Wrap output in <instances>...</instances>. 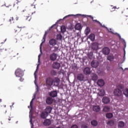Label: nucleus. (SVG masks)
I'll return each mask as SVG.
<instances>
[{"label":"nucleus","mask_w":128,"mask_h":128,"mask_svg":"<svg viewBox=\"0 0 128 128\" xmlns=\"http://www.w3.org/2000/svg\"><path fill=\"white\" fill-rule=\"evenodd\" d=\"M54 102V99L50 97H48L46 100L47 104H52Z\"/></svg>","instance_id":"nucleus-19"},{"label":"nucleus","mask_w":128,"mask_h":128,"mask_svg":"<svg viewBox=\"0 0 128 128\" xmlns=\"http://www.w3.org/2000/svg\"><path fill=\"white\" fill-rule=\"evenodd\" d=\"M100 25L101 26H102V28H106V30H108V28H107L106 26H104V24L102 25V24L100 23Z\"/></svg>","instance_id":"nucleus-46"},{"label":"nucleus","mask_w":128,"mask_h":128,"mask_svg":"<svg viewBox=\"0 0 128 128\" xmlns=\"http://www.w3.org/2000/svg\"><path fill=\"white\" fill-rule=\"evenodd\" d=\"M126 56V50H124V58Z\"/></svg>","instance_id":"nucleus-50"},{"label":"nucleus","mask_w":128,"mask_h":128,"mask_svg":"<svg viewBox=\"0 0 128 128\" xmlns=\"http://www.w3.org/2000/svg\"><path fill=\"white\" fill-rule=\"evenodd\" d=\"M102 52L103 54H104L105 56H108V54H110V48L108 47H104L102 50Z\"/></svg>","instance_id":"nucleus-7"},{"label":"nucleus","mask_w":128,"mask_h":128,"mask_svg":"<svg viewBox=\"0 0 128 128\" xmlns=\"http://www.w3.org/2000/svg\"><path fill=\"white\" fill-rule=\"evenodd\" d=\"M26 20H28V22H30V20L32 18H30V16H26Z\"/></svg>","instance_id":"nucleus-42"},{"label":"nucleus","mask_w":128,"mask_h":128,"mask_svg":"<svg viewBox=\"0 0 128 128\" xmlns=\"http://www.w3.org/2000/svg\"><path fill=\"white\" fill-rule=\"evenodd\" d=\"M12 20H14V18H11L10 19V24H12Z\"/></svg>","instance_id":"nucleus-47"},{"label":"nucleus","mask_w":128,"mask_h":128,"mask_svg":"<svg viewBox=\"0 0 128 128\" xmlns=\"http://www.w3.org/2000/svg\"><path fill=\"white\" fill-rule=\"evenodd\" d=\"M18 20V17H16V20Z\"/></svg>","instance_id":"nucleus-52"},{"label":"nucleus","mask_w":128,"mask_h":128,"mask_svg":"<svg viewBox=\"0 0 128 128\" xmlns=\"http://www.w3.org/2000/svg\"><path fill=\"white\" fill-rule=\"evenodd\" d=\"M53 68H55L56 70H58L60 68V64L58 62H54L52 64Z\"/></svg>","instance_id":"nucleus-15"},{"label":"nucleus","mask_w":128,"mask_h":128,"mask_svg":"<svg viewBox=\"0 0 128 128\" xmlns=\"http://www.w3.org/2000/svg\"><path fill=\"white\" fill-rule=\"evenodd\" d=\"M122 90H124V86L122 85H118L117 88L114 90V94L116 96H120L122 98Z\"/></svg>","instance_id":"nucleus-2"},{"label":"nucleus","mask_w":128,"mask_h":128,"mask_svg":"<svg viewBox=\"0 0 128 128\" xmlns=\"http://www.w3.org/2000/svg\"><path fill=\"white\" fill-rule=\"evenodd\" d=\"M75 28L77 30H82V24H80V23L76 24V25L75 26Z\"/></svg>","instance_id":"nucleus-27"},{"label":"nucleus","mask_w":128,"mask_h":128,"mask_svg":"<svg viewBox=\"0 0 128 128\" xmlns=\"http://www.w3.org/2000/svg\"><path fill=\"white\" fill-rule=\"evenodd\" d=\"M51 48H54V50H52L53 52H56L58 50V46H53Z\"/></svg>","instance_id":"nucleus-30"},{"label":"nucleus","mask_w":128,"mask_h":128,"mask_svg":"<svg viewBox=\"0 0 128 128\" xmlns=\"http://www.w3.org/2000/svg\"><path fill=\"white\" fill-rule=\"evenodd\" d=\"M42 56V54H40L38 56V64L37 65L36 70L35 71L34 73V78L35 80L34 81V84L36 86V92H35L34 94V98L32 100L31 102H30V106H32V104H34V100H36V96L38 92V84H36V79L38 78V77L36 76V74H38V68H40V58Z\"/></svg>","instance_id":"nucleus-1"},{"label":"nucleus","mask_w":128,"mask_h":128,"mask_svg":"<svg viewBox=\"0 0 128 128\" xmlns=\"http://www.w3.org/2000/svg\"><path fill=\"white\" fill-rule=\"evenodd\" d=\"M120 68H121V70H124V68H122V67H120Z\"/></svg>","instance_id":"nucleus-54"},{"label":"nucleus","mask_w":128,"mask_h":128,"mask_svg":"<svg viewBox=\"0 0 128 128\" xmlns=\"http://www.w3.org/2000/svg\"><path fill=\"white\" fill-rule=\"evenodd\" d=\"M56 40L54 38H52L49 40V44L50 46H54L56 44Z\"/></svg>","instance_id":"nucleus-14"},{"label":"nucleus","mask_w":128,"mask_h":128,"mask_svg":"<svg viewBox=\"0 0 128 128\" xmlns=\"http://www.w3.org/2000/svg\"><path fill=\"white\" fill-rule=\"evenodd\" d=\"M84 77L82 74H80L78 75L77 80H80L82 82L84 80Z\"/></svg>","instance_id":"nucleus-24"},{"label":"nucleus","mask_w":128,"mask_h":128,"mask_svg":"<svg viewBox=\"0 0 128 128\" xmlns=\"http://www.w3.org/2000/svg\"><path fill=\"white\" fill-rule=\"evenodd\" d=\"M92 21L93 22H98V24H100V22H99L98 20H94V19H92Z\"/></svg>","instance_id":"nucleus-44"},{"label":"nucleus","mask_w":128,"mask_h":128,"mask_svg":"<svg viewBox=\"0 0 128 128\" xmlns=\"http://www.w3.org/2000/svg\"><path fill=\"white\" fill-rule=\"evenodd\" d=\"M56 58H58V54L53 52L50 54V59L52 62H54L55 60H56Z\"/></svg>","instance_id":"nucleus-6"},{"label":"nucleus","mask_w":128,"mask_h":128,"mask_svg":"<svg viewBox=\"0 0 128 128\" xmlns=\"http://www.w3.org/2000/svg\"><path fill=\"white\" fill-rule=\"evenodd\" d=\"M10 106L11 110H12V106Z\"/></svg>","instance_id":"nucleus-61"},{"label":"nucleus","mask_w":128,"mask_h":128,"mask_svg":"<svg viewBox=\"0 0 128 128\" xmlns=\"http://www.w3.org/2000/svg\"><path fill=\"white\" fill-rule=\"evenodd\" d=\"M57 40H62V34H58L56 36Z\"/></svg>","instance_id":"nucleus-35"},{"label":"nucleus","mask_w":128,"mask_h":128,"mask_svg":"<svg viewBox=\"0 0 128 128\" xmlns=\"http://www.w3.org/2000/svg\"><path fill=\"white\" fill-rule=\"evenodd\" d=\"M84 128H88V126H85Z\"/></svg>","instance_id":"nucleus-57"},{"label":"nucleus","mask_w":128,"mask_h":128,"mask_svg":"<svg viewBox=\"0 0 128 128\" xmlns=\"http://www.w3.org/2000/svg\"><path fill=\"white\" fill-rule=\"evenodd\" d=\"M48 116V114L46 112H42L40 114V116L42 118H46Z\"/></svg>","instance_id":"nucleus-23"},{"label":"nucleus","mask_w":128,"mask_h":128,"mask_svg":"<svg viewBox=\"0 0 128 128\" xmlns=\"http://www.w3.org/2000/svg\"><path fill=\"white\" fill-rule=\"evenodd\" d=\"M112 42H114V44H115V42H114V41H112Z\"/></svg>","instance_id":"nucleus-60"},{"label":"nucleus","mask_w":128,"mask_h":128,"mask_svg":"<svg viewBox=\"0 0 128 128\" xmlns=\"http://www.w3.org/2000/svg\"><path fill=\"white\" fill-rule=\"evenodd\" d=\"M8 120H10V118H9Z\"/></svg>","instance_id":"nucleus-59"},{"label":"nucleus","mask_w":128,"mask_h":128,"mask_svg":"<svg viewBox=\"0 0 128 128\" xmlns=\"http://www.w3.org/2000/svg\"><path fill=\"white\" fill-rule=\"evenodd\" d=\"M54 26H56V24H54L53 26H52L50 28H54Z\"/></svg>","instance_id":"nucleus-51"},{"label":"nucleus","mask_w":128,"mask_h":128,"mask_svg":"<svg viewBox=\"0 0 128 128\" xmlns=\"http://www.w3.org/2000/svg\"><path fill=\"white\" fill-rule=\"evenodd\" d=\"M88 38L92 42H94L96 38V36L94 34H90Z\"/></svg>","instance_id":"nucleus-25"},{"label":"nucleus","mask_w":128,"mask_h":128,"mask_svg":"<svg viewBox=\"0 0 128 128\" xmlns=\"http://www.w3.org/2000/svg\"><path fill=\"white\" fill-rule=\"evenodd\" d=\"M46 34H48V33L46 32H45V34L42 40V42L40 44V52L41 54H42V44H44L46 42Z\"/></svg>","instance_id":"nucleus-16"},{"label":"nucleus","mask_w":128,"mask_h":128,"mask_svg":"<svg viewBox=\"0 0 128 128\" xmlns=\"http://www.w3.org/2000/svg\"><path fill=\"white\" fill-rule=\"evenodd\" d=\"M100 107L99 106H93V112H100Z\"/></svg>","instance_id":"nucleus-18"},{"label":"nucleus","mask_w":128,"mask_h":128,"mask_svg":"<svg viewBox=\"0 0 128 128\" xmlns=\"http://www.w3.org/2000/svg\"><path fill=\"white\" fill-rule=\"evenodd\" d=\"M52 108L50 107V106H48L45 109V112L48 114H50L52 112Z\"/></svg>","instance_id":"nucleus-22"},{"label":"nucleus","mask_w":128,"mask_h":128,"mask_svg":"<svg viewBox=\"0 0 128 128\" xmlns=\"http://www.w3.org/2000/svg\"><path fill=\"white\" fill-rule=\"evenodd\" d=\"M107 30L110 32H111V34H116V36H118V38H120V40H122V42H124V44L125 48H126V40H124L123 38H122L120 37V34H118L117 32H114V30H112V28H110V30L108 28Z\"/></svg>","instance_id":"nucleus-5"},{"label":"nucleus","mask_w":128,"mask_h":128,"mask_svg":"<svg viewBox=\"0 0 128 128\" xmlns=\"http://www.w3.org/2000/svg\"><path fill=\"white\" fill-rule=\"evenodd\" d=\"M10 5H9L8 6H6V8H10Z\"/></svg>","instance_id":"nucleus-53"},{"label":"nucleus","mask_w":128,"mask_h":128,"mask_svg":"<svg viewBox=\"0 0 128 128\" xmlns=\"http://www.w3.org/2000/svg\"><path fill=\"white\" fill-rule=\"evenodd\" d=\"M18 121H17V122H16V124H18Z\"/></svg>","instance_id":"nucleus-63"},{"label":"nucleus","mask_w":128,"mask_h":128,"mask_svg":"<svg viewBox=\"0 0 128 128\" xmlns=\"http://www.w3.org/2000/svg\"><path fill=\"white\" fill-rule=\"evenodd\" d=\"M51 74L52 76H56V71L55 70H51Z\"/></svg>","instance_id":"nucleus-39"},{"label":"nucleus","mask_w":128,"mask_h":128,"mask_svg":"<svg viewBox=\"0 0 128 128\" xmlns=\"http://www.w3.org/2000/svg\"><path fill=\"white\" fill-rule=\"evenodd\" d=\"M0 102H2V99H0Z\"/></svg>","instance_id":"nucleus-58"},{"label":"nucleus","mask_w":128,"mask_h":128,"mask_svg":"<svg viewBox=\"0 0 128 128\" xmlns=\"http://www.w3.org/2000/svg\"><path fill=\"white\" fill-rule=\"evenodd\" d=\"M98 62L96 60H93L90 64L91 66H92V68H98Z\"/></svg>","instance_id":"nucleus-9"},{"label":"nucleus","mask_w":128,"mask_h":128,"mask_svg":"<svg viewBox=\"0 0 128 128\" xmlns=\"http://www.w3.org/2000/svg\"><path fill=\"white\" fill-rule=\"evenodd\" d=\"M50 124H52V122L50 119H46L43 122L44 125L46 126L50 125Z\"/></svg>","instance_id":"nucleus-20"},{"label":"nucleus","mask_w":128,"mask_h":128,"mask_svg":"<svg viewBox=\"0 0 128 128\" xmlns=\"http://www.w3.org/2000/svg\"><path fill=\"white\" fill-rule=\"evenodd\" d=\"M60 80L58 78H55L54 79H53V82L55 86H60Z\"/></svg>","instance_id":"nucleus-10"},{"label":"nucleus","mask_w":128,"mask_h":128,"mask_svg":"<svg viewBox=\"0 0 128 128\" xmlns=\"http://www.w3.org/2000/svg\"><path fill=\"white\" fill-rule=\"evenodd\" d=\"M124 94L126 98H128V88H126L124 90Z\"/></svg>","instance_id":"nucleus-38"},{"label":"nucleus","mask_w":128,"mask_h":128,"mask_svg":"<svg viewBox=\"0 0 128 128\" xmlns=\"http://www.w3.org/2000/svg\"><path fill=\"white\" fill-rule=\"evenodd\" d=\"M106 116L107 118H112L114 116V115L112 114V113H107Z\"/></svg>","instance_id":"nucleus-34"},{"label":"nucleus","mask_w":128,"mask_h":128,"mask_svg":"<svg viewBox=\"0 0 128 128\" xmlns=\"http://www.w3.org/2000/svg\"><path fill=\"white\" fill-rule=\"evenodd\" d=\"M107 60H114V57L111 56H108L107 58Z\"/></svg>","instance_id":"nucleus-40"},{"label":"nucleus","mask_w":128,"mask_h":128,"mask_svg":"<svg viewBox=\"0 0 128 128\" xmlns=\"http://www.w3.org/2000/svg\"><path fill=\"white\" fill-rule=\"evenodd\" d=\"M124 122L120 121L118 122V128H124Z\"/></svg>","instance_id":"nucleus-28"},{"label":"nucleus","mask_w":128,"mask_h":128,"mask_svg":"<svg viewBox=\"0 0 128 128\" xmlns=\"http://www.w3.org/2000/svg\"><path fill=\"white\" fill-rule=\"evenodd\" d=\"M50 96L51 98H56V96H58V92L56 90L51 91L50 93Z\"/></svg>","instance_id":"nucleus-17"},{"label":"nucleus","mask_w":128,"mask_h":128,"mask_svg":"<svg viewBox=\"0 0 128 128\" xmlns=\"http://www.w3.org/2000/svg\"><path fill=\"white\" fill-rule=\"evenodd\" d=\"M71 128H78V126H76V124H75V125L72 126H71Z\"/></svg>","instance_id":"nucleus-43"},{"label":"nucleus","mask_w":128,"mask_h":128,"mask_svg":"<svg viewBox=\"0 0 128 128\" xmlns=\"http://www.w3.org/2000/svg\"><path fill=\"white\" fill-rule=\"evenodd\" d=\"M14 102L12 103V106H14Z\"/></svg>","instance_id":"nucleus-56"},{"label":"nucleus","mask_w":128,"mask_h":128,"mask_svg":"<svg viewBox=\"0 0 128 128\" xmlns=\"http://www.w3.org/2000/svg\"><path fill=\"white\" fill-rule=\"evenodd\" d=\"M110 102V98L108 97L104 96L102 99V102L106 104H109Z\"/></svg>","instance_id":"nucleus-11"},{"label":"nucleus","mask_w":128,"mask_h":128,"mask_svg":"<svg viewBox=\"0 0 128 128\" xmlns=\"http://www.w3.org/2000/svg\"><path fill=\"white\" fill-rule=\"evenodd\" d=\"M88 58L92 60L94 58V53L92 52H90L88 53Z\"/></svg>","instance_id":"nucleus-36"},{"label":"nucleus","mask_w":128,"mask_h":128,"mask_svg":"<svg viewBox=\"0 0 128 128\" xmlns=\"http://www.w3.org/2000/svg\"><path fill=\"white\" fill-rule=\"evenodd\" d=\"M76 36H78V38H80V33L77 32L76 33Z\"/></svg>","instance_id":"nucleus-45"},{"label":"nucleus","mask_w":128,"mask_h":128,"mask_svg":"<svg viewBox=\"0 0 128 128\" xmlns=\"http://www.w3.org/2000/svg\"><path fill=\"white\" fill-rule=\"evenodd\" d=\"M60 30H61L62 32L64 33V32H65L66 30V26H61Z\"/></svg>","instance_id":"nucleus-37"},{"label":"nucleus","mask_w":128,"mask_h":128,"mask_svg":"<svg viewBox=\"0 0 128 128\" xmlns=\"http://www.w3.org/2000/svg\"><path fill=\"white\" fill-rule=\"evenodd\" d=\"M91 124L93 126H98V121L96 120H93L91 121Z\"/></svg>","instance_id":"nucleus-33"},{"label":"nucleus","mask_w":128,"mask_h":128,"mask_svg":"<svg viewBox=\"0 0 128 128\" xmlns=\"http://www.w3.org/2000/svg\"><path fill=\"white\" fill-rule=\"evenodd\" d=\"M90 32V28L88 27H87L84 31V34H86V36H88Z\"/></svg>","instance_id":"nucleus-31"},{"label":"nucleus","mask_w":128,"mask_h":128,"mask_svg":"<svg viewBox=\"0 0 128 128\" xmlns=\"http://www.w3.org/2000/svg\"><path fill=\"white\" fill-rule=\"evenodd\" d=\"M46 83L48 86H52L54 84V79L49 78L46 79Z\"/></svg>","instance_id":"nucleus-12"},{"label":"nucleus","mask_w":128,"mask_h":128,"mask_svg":"<svg viewBox=\"0 0 128 128\" xmlns=\"http://www.w3.org/2000/svg\"><path fill=\"white\" fill-rule=\"evenodd\" d=\"M31 6H34V8H36V5L31 4Z\"/></svg>","instance_id":"nucleus-48"},{"label":"nucleus","mask_w":128,"mask_h":128,"mask_svg":"<svg viewBox=\"0 0 128 128\" xmlns=\"http://www.w3.org/2000/svg\"><path fill=\"white\" fill-rule=\"evenodd\" d=\"M97 84L99 86H104V81L102 79H100L98 80Z\"/></svg>","instance_id":"nucleus-21"},{"label":"nucleus","mask_w":128,"mask_h":128,"mask_svg":"<svg viewBox=\"0 0 128 128\" xmlns=\"http://www.w3.org/2000/svg\"><path fill=\"white\" fill-rule=\"evenodd\" d=\"M4 42H6V40H4Z\"/></svg>","instance_id":"nucleus-62"},{"label":"nucleus","mask_w":128,"mask_h":128,"mask_svg":"<svg viewBox=\"0 0 128 128\" xmlns=\"http://www.w3.org/2000/svg\"><path fill=\"white\" fill-rule=\"evenodd\" d=\"M114 10H116V6H114V7H113L112 8V10H114Z\"/></svg>","instance_id":"nucleus-49"},{"label":"nucleus","mask_w":128,"mask_h":128,"mask_svg":"<svg viewBox=\"0 0 128 128\" xmlns=\"http://www.w3.org/2000/svg\"><path fill=\"white\" fill-rule=\"evenodd\" d=\"M4 6H6V4H4Z\"/></svg>","instance_id":"nucleus-64"},{"label":"nucleus","mask_w":128,"mask_h":128,"mask_svg":"<svg viewBox=\"0 0 128 128\" xmlns=\"http://www.w3.org/2000/svg\"><path fill=\"white\" fill-rule=\"evenodd\" d=\"M108 124H110V126H112V124H114V122H112V121H109L108 122Z\"/></svg>","instance_id":"nucleus-41"},{"label":"nucleus","mask_w":128,"mask_h":128,"mask_svg":"<svg viewBox=\"0 0 128 128\" xmlns=\"http://www.w3.org/2000/svg\"><path fill=\"white\" fill-rule=\"evenodd\" d=\"M110 108L108 106H106L103 108V112H110Z\"/></svg>","instance_id":"nucleus-32"},{"label":"nucleus","mask_w":128,"mask_h":128,"mask_svg":"<svg viewBox=\"0 0 128 128\" xmlns=\"http://www.w3.org/2000/svg\"><path fill=\"white\" fill-rule=\"evenodd\" d=\"M83 72H84V74H86V76L90 74V73L92 72L90 71V68L88 67L85 68L84 69Z\"/></svg>","instance_id":"nucleus-8"},{"label":"nucleus","mask_w":128,"mask_h":128,"mask_svg":"<svg viewBox=\"0 0 128 128\" xmlns=\"http://www.w3.org/2000/svg\"><path fill=\"white\" fill-rule=\"evenodd\" d=\"M91 76L92 80H98V75L96 74H92Z\"/></svg>","instance_id":"nucleus-29"},{"label":"nucleus","mask_w":128,"mask_h":128,"mask_svg":"<svg viewBox=\"0 0 128 128\" xmlns=\"http://www.w3.org/2000/svg\"><path fill=\"white\" fill-rule=\"evenodd\" d=\"M98 94H99L100 96H103L106 94V92H104V89H101L98 93Z\"/></svg>","instance_id":"nucleus-26"},{"label":"nucleus","mask_w":128,"mask_h":128,"mask_svg":"<svg viewBox=\"0 0 128 128\" xmlns=\"http://www.w3.org/2000/svg\"><path fill=\"white\" fill-rule=\"evenodd\" d=\"M15 74L17 78H20L19 79L20 82H22L24 80V78L22 77L24 75V72L22 69L20 68H17L15 72Z\"/></svg>","instance_id":"nucleus-3"},{"label":"nucleus","mask_w":128,"mask_h":128,"mask_svg":"<svg viewBox=\"0 0 128 128\" xmlns=\"http://www.w3.org/2000/svg\"><path fill=\"white\" fill-rule=\"evenodd\" d=\"M92 48L93 50H98V44L97 42H94L92 45Z\"/></svg>","instance_id":"nucleus-13"},{"label":"nucleus","mask_w":128,"mask_h":128,"mask_svg":"<svg viewBox=\"0 0 128 128\" xmlns=\"http://www.w3.org/2000/svg\"><path fill=\"white\" fill-rule=\"evenodd\" d=\"M70 16H82L84 18H86V16H88V18H90L92 20H94V17L90 15H86V14H76V15L74 14H69L68 16H65L62 19H60L56 22V24H58V22L60 20H64L66 18H70Z\"/></svg>","instance_id":"nucleus-4"},{"label":"nucleus","mask_w":128,"mask_h":128,"mask_svg":"<svg viewBox=\"0 0 128 128\" xmlns=\"http://www.w3.org/2000/svg\"><path fill=\"white\" fill-rule=\"evenodd\" d=\"M35 12H36V11L34 12H32V14H35Z\"/></svg>","instance_id":"nucleus-55"}]
</instances>
